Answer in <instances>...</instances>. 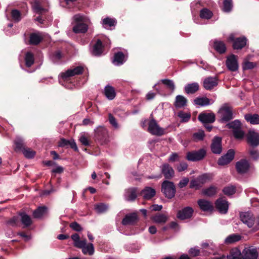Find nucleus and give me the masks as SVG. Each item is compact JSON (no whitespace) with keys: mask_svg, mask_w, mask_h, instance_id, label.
I'll return each instance as SVG.
<instances>
[{"mask_svg":"<svg viewBox=\"0 0 259 259\" xmlns=\"http://www.w3.org/2000/svg\"><path fill=\"white\" fill-rule=\"evenodd\" d=\"M72 23L74 25L72 31L74 33H85L89 29V25L91 23V20L89 17L82 14H77L72 17Z\"/></svg>","mask_w":259,"mask_h":259,"instance_id":"1","label":"nucleus"},{"mask_svg":"<svg viewBox=\"0 0 259 259\" xmlns=\"http://www.w3.org/2000/svg\"><path fill=\"white\" fill-rule=\"evenodd\" d=\"M218 121L221 123H227L234 118L232 108L227 104H223L218 112Z\"/></svg>","mask_w":259,"mask_h":259,"instance_id":"2","label":"nucleus"},{"mask_svg":"<svg viewBox=\"0 0 259 259\" xmlns=\"http://www.w3.org/2000/svg\"><path fill=\"white\" fill-rule=\"evenodd\" d=\"M95 140L101 145H105L109 142L108 130L103 126H99L95 129Z\"/></svg>","mask_w":259,"mask_h":259,"instance_id":"3","label":"nucleus"},{"mask_svg":"<svg viewBox=\"0 0 259 259\" xmlns=\"http://www.w3.org/2000/svg\"><path fill=\"white\" fill-rule=\"evenodd\" d=\"M161 191L165 197L167 199H172L175 196L176 188L174 182L164 180L161 183Z\"/></svg>","mask_w":259,"mask_h":259,"instance_id":"4","label":"nucleus"},{"mask_svg":"<svg viewBox=\"0 0 259 259\" xmlns=\"http://www.w3.org/2000/svg\"><path fill=\"white\" fill-rule=\"evenodd\" d=\"M83 71V67L81 66H77L73 68L69 69L65 72H62L59 75V83L64 85L62 80H67L70 77L82 74Z\"/></svg>","mask_w":259,"mask_h":259,"instance_id":"5","label":"nucleus"},{"mask_svg":"<svg viewBox=\"0 0 259 259\" xmlns=\"http://www.w3.org/2000/svg\"><path fill=\"white\" fill-rule=\"evenodd\" d=\"M206 155V150L204 148H201L187 152L186 159L190 161H199L203 159Z\"/></svg>","mask_w":259,"mask_h":259,"instance_id":"6","label":"nucleus"},{"mask_svg":"<svg viewBox=\"0 0 259 259\" xmlns=\"http://www.w3.org/2000/svg\"><path fill=\"white\" fill-rule=\"evenodd\" d=\"M202 252L204 255L208 254H215L218 251V246L211 240H207L200 244Z\"/></svg>","mask_w":259,"mask_h":259,"instance_id":"7","label":"nucleus"},{"mask_svg":"<svg viewBox=\"0 0 259 259\" xmlns=\"http://www.w3.org/2000/svg\"><path fill=\"white\" fill-rule=\"evenodd\" d=\"M250 167V163L246 159H241L235 163L236 171L240 175L247 174L249 171Z\"/></svg>","mask_w":259,"mask_h":259,"instance_id":"8","label":"nucleus"},{"mask_svg":"<svg viewBox=\"0 0 259 259\" xmlns=\"http://www.w3.org/2000/svg\"><path fill=\"white\" fill-rule=\"evenodd\" d=\"M148 131L153 135L161 136L164 134V130L158 125L154 119L149 121Z\"/></svg>","mask_w":259,"mask_h":259,"instance_id":"9","label":"nucleus"},{"mask_svg":"<svg viewBox=\"0 0 259 259\" xmlns=\"http://www.w3.org/2000/svg\"><path fill=\"white\" fill-rule=\"evenodd\" d=\"M160 83H162L165 85L172 93L175 90V84L172 80L162 79L159 80L157 83H155L153 87L159 94L161 93V92L160 87L158 85Z\"/></svg>","mask_w":259,"mask_h":259,"instance_id":"10","label":"nucleus"},{"mask_svg":"<svg viewBox=\"0 0 259 259\" xmlns=\"http://www.w3.org/2000/svg\"><path fill=\"white\" fill-rule=\"evenodd\" d=\"M161 174L163 175L165 180L171 179L175 176V170L168 163H163L160 166Z\"/></svg>","mask_w":259,"mask_h":259,"instance_id":"11","label":"nucleus"},{"mask_svg":"<svg viewBox=\"0 0 259 259\" xmlns=\"http://www.w3.org/2000/svg\"><path fill=\"white\" fill-rule=\"evenodd\" d=\"M226 65L229 71H236L239 67L236 56L233 54L228 56L226 60Z\"/></svg>","mask_w":259,"mask_h":259,"instance_id":"12","label":"nucleus"},{"mask_svg":"<svg viewBox=\"0 0 259 259\" xmlns=\"http://www.w3.org/2000/svg\"><path fill=\"white\" fill-rule=\"evenodd\" d=\"M211 152L217 155L220 154L222 152V138L218 136H215L210 145Z\"/></svg>","mask_w":259,"mask_h":259,"instance_id":"13","label":"nucleus"},{"mask_svg":"<svg viewBox=\"0 0 259 259\" xmlns=\"http://www.w3.org/2000/svg\"><path fill=\"white\" fill-rule=\"evenodd\" d=\"M198 119L204 124L206 123H212L215 121V115L212 112H203L199 114Z\"/></svg>","mask_w":259,"mask_h":259,"instance_id":"14","label":"nucleus"},{"mask_svg":"<svg viewBox=\"0 0 259 259\" xmlns=\"http://www.w3.org/2000/svg\"><path fill=\"white\" fill-rule=\"evenodd\" d=\"M258 255L256 248L252 246L245 247L242 253L243 259H257Z\"/></svg>","mask_w":259,"mask_h":259,"instance_id":"15","label":"nucleus"},{"mask_svg":"<svg viewBox=\"0 0 259 259\" xmlns=\"http://www.w3.org/2000/svg\"><path fill=\"white\" fill-rule=\"evenodd\" d=\"M193 212L194 209L192 207L186 206L178 211L177 217L181 220L189 219L192 217Z\"/></svg>","mask_w":259,"mask_h":259,"instance_id":"16","label":"nucleus"},{"mask_svg":"<svg viewBox=\"0 0 259 259\" xmlns=\"http://www.w3.org/2000/svg\"><path fill=\"white\" fill-rule=\"evenodd\" d=\"M235 152L233 149L229 150L227 152L219 158L218 164L224 166L229 164L234 158Z\"/></svg>","mask_w":259,"mask_h":259,"instance_id":"17","label":"nucleus"},{"mask_svg":"<svg viewBox=\"0 0 259 259\" xmlns=\"http://www.w3.org/2000/svg\"><path fill=\"white\" fill-rule=\"evenodd\" d=\"M240 220L249 228H251L254 224V218L251 212H242L240 214Z\"/></svg>","mask_w":259,"mask_h":259,"instance_id":"18","label":"nucleus"},{"mask_svg":"<svg viewBox=\"0 0 259 259\" xmlns=\"http://www.w3.org/2000/svg\"><path fill=\"white\" fill-rule=\"evenodd\" d=\"M229 39L233 42V48L235 50H240L245 47L247 39L245 36L234 38L233 35L229 36Z\"/></svg>","mask_w":259,"mask_h":259,"instance_id":"19","label":"nucleus"},{"mask_svg":"<svg viewBox=\"0 0 259 259\" xmlns=\"http://www.w3.org/2000/svg\"><path fill=\"white\" fill-rule=\"evenodd\" d=\"M247 142L252 147L259 145V134L252 130H249L247 135Z\"/></svg>","mask_w":259,"mask_h":259,"instance_id":"20","label":"nucleus"},{"mask_svg":"<svg viewBox=\"0 0 259 259\" xmlns=\"http://www.w3.org/2000/svg\"><path fill=\"white\" fill-rule=\"evenodd\" d=\"M137 187H131L125 190L124 193V199L128 202L134 201L137 197Z\"/></svg>","mask_w":259,"mask_h":259,"instance_id":"21","label":"nucleus"},{"mask_svg":"<svg viewBox=\"0 0 259 259\" xmlns=\"http://www.w3.org/2000/svg\"><path fill=\"white\" fill-rule=\"evenodd\" d=\"M140 194L142 196L143 199L150 200L155 196L156 190L155 189L151 187L146 186L141 190Z\"/></svg>","mask_w":259,"mask_h":259,"instance_id":"22","label":"nucleus"},{"mask_svg":"<svg viewBox=\"0 0 259 259\" xmlns=\"http://www.w3.org/2000/svg\"><path fill=\"white\" fill-rule=\"evenodd\" d=\"M77 248L81 249L82 252L84 255H92L95 253V248L93 243H87V240L84 239L83 243L80 245Z\"/></svg>","mask_w":259,"mask_h":259,"instance_id":"23","label":"nucleus"},{"mask_svg":"<svg viewBox=\"0 0 259 259\" xmlns=\"http://www.w3.org/2000/svg\"><path fill=\"white\" fill-rule=\"evenodd\" d=\"M215 206L219 212L222 214H226L228 210V202L225 199L220 198L215 201Z\"/></svg>","mask_w":259,"mask_h":259,"instance_id":"24","label":"nucleus"},{"mask_svg":"<svg viewBox=\"0 0 259 259\" xmlns=\"http://www.w3.org/2000/svg\"><path fill=\"white\" fill-rule=\"evenodd\" d=\"M218 84V79L217 77L209 76L204 79L203 87L206 90L210 91Z\"/></svg>","mask_w":259,"mask_h":259,"instance_id":"25","label":"nucleus"},{"mask_svg":"<svg viewBox=\"0 0 259 259\" xmlns=\"http://www.w3.org/2000/svg\"><path fill=\"white\" fill-rule=\"evenodd\" d=\"M58 146L60 147H67L69 146L75 151H78L76 144L73 139L68 140L64 138H61L58 143Z\"/></svg>","mask_w":259,"mask_h":259,"instance_id":"26","label":"nucleus"},{"mask_svg":"<svg viewBox=\"0 0 259 259\" xmlns=\"http://www.w3.org/2000/svg\"><path fill=\"white\" fill-rule=\"evenodd\" d=\"M197 203L201 210L203 211L211 212L213 210L212 203L208 200L204 199H199Z\"/></svg>","mask_w":259,"mask_h":259,"instance_id":"27","label":"nucleus"},{"mask_svg":"<svg viewBox=\"0 0 259 259\" xmlns=\"http://www.w3.org/2000/svg\"><path fill=\"white\" fill-rule=\"evenodd\" d=\"M214 103L212 99H210L206 97H198L194 100V104L201 107L207 106L212 105Z\"/></svg>","mask_w":259,"mask_h":259,"instance_id":"28","label":"nucleus"},{"mask_svg":"<svg viewBox=\"0 0 259 259\" xmlns=\"http://www.w3.org/2000/svg\"><path fill=\"white\" fill-rule=\"evenodd\" d=\"M138 221V216L136 213H132L126 214L122 221L123 226L133 225Z\"/></svg>","mask_w":259,"mask_h":259,"instance_id":"29","label":"nucleus"},{"mask_svg":"<svg viewBox=\"0 0 259 259\" xmlns=\"http://www.w3.org/2000/svg\"><path fill=\"white\" fill-rule=\"evenodd\" d=\"M126 61V57L122 52L115 53L112 63L115 66H120Z\"/></svg>","mask_w":259,"mask_h":259,"instance_id":"30","label":"nucleus"},{"mask_svg":"<svg viewBox=\"0 0 259 259\" xmlns=\"http://www.w3.org/2000/svg\"><path fill=\"white\" fill-rule=\"evenodd\" d=\"M101 23L104 28L111 30V27H114L116 25L117 21L115 18L107 17L105 18L102 19Z\"/></svg>","mask_w":259,"mask_h":259,"instance_id":"31","label":"nucleus"},{"mask_svg":"<svg viewBox=\"0 0 259 259\" xmlns=\"http://www.w3.org/2000/svg\"><path fill=\"white\" fill-rule=\"evenodd\" d=\"M103 44L100 39H98L94 45L91 51V54L94 56H100L103 53Z\"/></svg>","mask_w":259,"mask_h":259,"instance_id":"32","label":"nucleus"},{"mask_svg":"<svg viewBox=\"0 0 259 259\" xmlns=\"http://www.w3.org/2000/svg\"><path fill=\"white\" fill-rule=\"evenodd\" d=\"M199 89V85L197 82L188 83L184 87L185 92L187 94H193Z\"/></svg>","mask_w":259,"mask_h":259,"instance_id":"33","label":"nucleus"},{"mask_svg":"<svg viewBox=\"0 0 259 259\" xmlns=\"http://www.w3.org/2000/svg\"><path fill=\"white\" fill-rule=\"evenodd\" d=\"M104 94L109 100H112L115 98L116 93L113 87L107 85L104 88Z\"/></svg>","mask_w":259,"mask_h":259,"instance_id":"34","label":"nucleus"},{"mask_svg":"<svg viewBox=\"0 0 259 259\" xmlns=\"http://www.w3.org/2000/svg\"><path fill=\"white\" fill-rule=\"evenodd\" d=\"M168 219V216L163 213H157L151 218L154 223L158 224H165L167 221Z\"/></svg>","mask_w":259,"mask_h":259,"instance_id":"35","label":"nucleus"},{"mask_svg":"<svg viewBox=\"0 0 259 259\" xmlns=\"http://www.w3.org/2000/svg\"><path fill=\"white\" fill-rule=\"evenodd\" d=\"M48 208L46 206H39L33 212V216L35 219H40L47 213Z\"/></svg>","mask_w":259,"mask_h":259,"instance_id":"36","label":"nucleus"},{"mask_svg":"<svg viewBox=\"0 0 259 259\" xmlns=\"http://www.w3.org/2000/svg\"><path fill=\"white\" fill-rule=\"evenodd\" d=\"M187 100L185 97L182 95L176 96L174 105L177 108H183L187 105Z\"/></svg>","mask_w":259,"mask_h":259,"instance_id":"37","label":"nucleus"},{"mask_svg":"<svg viewBox=\"0 0 259 259\" xmlns=\"http://www.w3.org/2000/svg\"><path fill=\"white\" fill-rule=\"evenodd\" d=\"M63 55L59 50L52 53L50 55L51 60L55 64H60L62 62Z\"/></svg>","mask_w":259,"mask_h":259,"instance_id":"38","label":"nucleus"},{"mask_svg":"<svg viewBox=\"0 0 259 259\" xmlns=\"http://www.w3.org/2000/svg\"><path fill=\"white\" fill-rule=\"evenodd\" d=\"M213 48L219 54H224L226 51V47L225 44L220 40H215L213 42Z\"/></svg>","mask_w":259,"mask_h":259,"instance_id":"39","label":"nucleus"},{"mask_svg":"<svg viewBox=\"0 0 259 259\" xmlns=\"http://www.w3.org/2000/svg\"><path fill=\"white\" fill-rule=\"evenodd\" d=\"M19 215L21 217V222L24 227H28L31 225L32 221L31 218L25 212H20Z\"/></svg>","mask_w":259,"mask_h":259,"instance_id":"40","label":"nucleus"},{"mask_svg":"<svg viewBox=\"0 0 259 259\" xmlns=\"http://www.w3.org/2000/svg\"><path fill=\"white\" fill-rule=\"evenodd\" d=\"M33 12L38 15H41L46 11V10L42 8L38 0H35L32 5Z\"/></svg>","mask_w":259,"mask_h":259,"instance_id":"41","label":"nucleus"},{"mask_svg":"<svg viewBox=\"0 0 259 259\" xmlns=\"http://www.w3.org/2000/svg\"><path fill=\"white\" fill-rule=\"evenodd\" d=\"M244 117L247 122L252 124H259V115L257 114H247Z\"/></svg>","mask_w":259,"mask_h":259,"instance_id":"42","label":"nucleus"},{"mask_svg":"<svg viewBox=\"0 0 259 259\" xmlns=\"http://www.w3.org/2000/svg\"><path fill=\"white\" fill-rule=\"evenodd\" d=\"M141 247L140 245L137 243H128L125 245L126 250L133 253L139 252Z\"/></svg>","mask_w":259,"mask_h":259,"instance_id":"43","label":"nucleus"},{"mask_svg":"<svg viewBox=\"0 0 259 259\" xmlns=\"http://www.w3.org/2000/svg\"><path fill=\"white\" fill-rule=\"evenodd\" d=\"M241 237L240 235L237 234H232L229 235L224 240L226 244H232L239 241Z\"/></svg>","mask_w":259,"mask_h":259,"instance_id":"44","label":"nucleus"},{"mask_svg":"<svg viewBox=\"0 0 259 259\" xmlns=\"http://www.w3.org/2000/svg\"><path fill=\"white\" fill-rule=\"evenodd\" d=\"M236 191V188L234 185H229L225 187L222 191L224 194L228 196H231L234 195Z\"/></svg>","mask_w":259,"mask_h":259,"instance_id":"45","label":"nucleus"},{"mask_svg":"<svg viewBox=\"0 0 259 259\" xmlns=\"http://www.w3.org/2000/svg\"><path fill=\"white\" fill-rule=\"evenodd\" d=\"M202 193L205 196L212 197L217 193V188L214 186H210L208 188L203 189Z\"/></svg>","mask_w":259,"mask_h":259,"instance_id":"46","label":"nucleus"},{"mask_svg":"<svg viewBox=\"0 0 259 259\" xmlns=\"http://www.w3.org/2000/svg\"><path fill=\"white\" fill-rule=\"evenodd\" d=\"M241 122L238 119H235L232 121H229L226 123V127L229 129H232V131L241 127Z\"/></svg>","mask_w":259,"mask_h":259,"instance_id":"47","label":"nucleus"},{"mask_svg":"<svg viewBox=\"0 0 259 259\" xmlns=\"http://www.w3.org/2000/svg\"><path fill=\"white\" fill-rule=\"evenodd\" d=\"M198 178L199 183L201 185H203L210 181L212 178V175L209 173H205L199 176Z\"/></svg>","mask_w":259,"mask_h":259,"instance_id":"48","label":"nucleus"},{"mask_svg":"<svg viewBox=\"0 0 259 259\" xmlns=\"http://www.w3.org/2000/svg\"><path fill=\"white\" fill-rule=\"evenodd\" d=\"M108 207V204L103 203H98L95 205V209L98 213H102L106 212Z\"/></svg>","mask_w":259,"mask_h":259,"instance_id":"49","label":"nucleus"},{"mask_svg":"<svg viewBox=\"0 0 259 259\" xmlns=\"http://www.w3.org/2000/svg\"><path fill=\"white\" fill-rule=\"evenodd\" d=\"M25 65L27 67H31L34 63V56L32 53L28 52L25 56Z\"/></svg>","mask_w":259,"mask_h":259,"instance_id":"50","label":"nucleus"},{"mask_svg":"<svg viewBox=\"0 0 259 259\" xmlns=\"http://www.w3.org/2000/svg\"><path fill=\"white\" fill-rule=\"evenodd\" d=\"M14 143L16 146V148L18 150L22 151L25 147L24 146V139L20 137H16Z\"/></svg>","mask_w":259,"mask_h":259,"instance_id":"51","label":"nucleus"},{"mask_svg":"<svg viewBox=\"0 0 259 259\" xmlns=\"http://www.w3.org/2000/svg\"><path fill=\"white\" fill-rule=\"evenodd\" d=\"M213 15L211 11L207 8H203L200 12V17L204 19H210Z\"/></svg>","mask_w":259,"mask_h":259,"instance_id":"52","label":"nucleus"},{"mask_svg":"<svg viewBox=\"0 0 259 259\" xmlns=\"http://www.w3.org/2000/svg\"><path fill=\"white\" fill-rule=\"evenodd\" d=\"M41 37L38 34L33 33L30 35V44L31 45H37L41 41Z\"/></svg>","mask_w":259,"mask_h":259,"instance_id":"53","label":"nucleus"},{"mask_svg":"<svg viewBox=\"0 0 259 259\" xmlns=\"http://www.w3.org/2000/svg\"><path fill=\"white\" fill-rule=\"evenodd\" d=\"M178 116L181 119L182 122H187L190 119L191 115L190 113L181 111L178 113Z\"/></svg>","mask_w":259,"mask_h":259,"instance_id":"54","label":"nucleus"},{"mask_svg":"<svg viewBox=\"0 0 259 259\" xmlns=\"http://www.w3.org/2000/svg\"><path fill=\"white\" fill-rule=\"evenodd\" d=\"M205 137V133L203 130H199L197 132L193 134L192 137L195 142H198L203 140Z\"/></svg>","mask_w":259,"mask_h":259,"instance_id":"55","label":"nucleus"},{"mask_svg":"<svg viewBox=\"0 0 259 259\" xmlns=\"http://www.w3.org/2000/svg\"><path fill=\"white\" fill-rule=\"evenodd\" d=\"M233 8L232 0H224L223 2V10L226 13L230 12Z\"/></svg>","mask_w":259,"mask_h":259,"instance_id":"56","label":"nucleus"},{"mask_svg":"<svg viewBox=\"0 0 259 259\" xmlns=\"http://www.w3.org/2000/svg\"><path fill=\"white\" fill-rule=\"evenodd\" d=\"M256 66L257 63L250 62L247 60H244L242 64V67L243 70L252 69Z\"/></svg>","mask_w":259,"mask_h":259,"instance_id":"57","label":"nucleus"},{"mask_svg":"<svg viewBox=\"0 0 259 259\" xmlns=\"http://www.w3.org/2000/svg\"><path fill=\"white\" fill-rule=\"evenodd\" d=\"M25 157L28 159L33 158L35 155L36 152L29 148H25L22 151Z\"/></svg>","mask_w":259,"mask_h":259,"instance_id":"58","label":"nucleus"},{"mask_svg":"<svg viewBox=\"0 0 259 259\" xmlns=\"http://www.w3.org/2000/svg\"><path fill=\"white\" fill-rule=\"evenodd\" d=\"M71 238L74 242V245L78 247L80 245L83 243L84 240H80L79 236L78 234L75 233L71 236Z\"/></svg>","mask_w":259,"mask_h":259,"instance_id":"59","label":"nucleus"},{"mask_svg":"<svg viewBox=\"0 0 259 259\" xmlns=\"http://www.w3.org/2000/svg\"><path fill=\"white\" fill-rule=\"evenodd\" d=\"M11 16L13 20L16 22H19L21 20V12L18 10H13L11 12Z\"/></svg>","mask_w":259,"mask_h":259,"instance_id":"60","label":"nucleus"},{"mask_svg":"<svg viewBox=\"0 0 259 259\" xmlns=\"http://www.w3.org/2000/svg\"><path fill=\"white\" fill-rule=\"evenodd\" d=\"M240 256L241 252L239 250L233 249L231 251L230 254L227 256V259H241Z\"/></svg>","mask_w":259,"mask_h":259,"instance_id":"61","label":"nucleus"},{"mask_svg":"<svg viewBox=\"0 0 259 259\" xmlns=\"http://www.w3.org/2000/svg\"><path fill=\"white\" fill-rule=\"evenodd\" d=\"M108 120L109 123L114 127V128L118 129L119 128V125L116 119L111 113H109L108 115Z\"/></svg>","mask_w":259,"mask_h":259,"instance_id":"62","label":"nucleus"},{"mask_svg":"<svg viewBox=\"0 0 259 259\" xmlns=\"http://www.w3.org/2000/svg\"><path fill=\"white\" fill-rule=\"evenodd\" d=\"M201 6V2L200 1H195L191 3L190 7L192 13H194L198 11V9Z\"/></svg>","mask_w":259,"mask_h":259,"instance_id":"63","label":"nucleus"},{"mask_svg":"<svg viewBox=\"0 0 259 259\" xmlns=\"http://www.w3.org/2000/svg\"><path fill=\"white\" fill-rule=\"evenodd\" d=\"M189 253L193 257L199 256L200 253V250L198 246H194L189 249Z\"/></svg>","mask_w":259,"mask_h":259,"instance_id":"64","label":"nucleus"}]
</instances>
